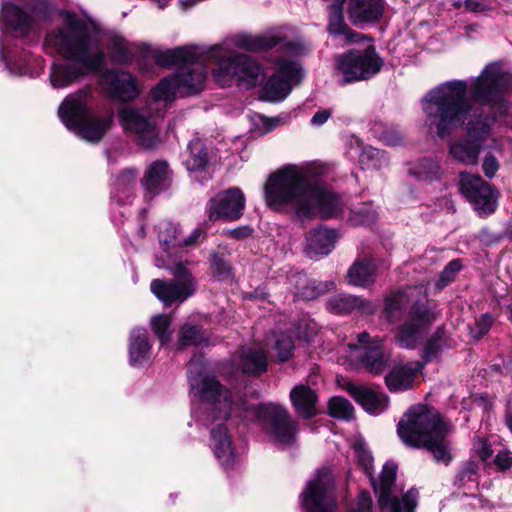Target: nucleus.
I'll use <instances>...</instances> for the list:
<instances>
[{"instance_id":"44","label":"nucleus","mask_w":512,"mask_h":512,"mask_svg":"<svg viewBox=\"0 0 512 512\" xmlns=\"http://www.w3.org/2000/svg\"><path fill=\"white\" fill-rule=\"evenodd\" d=\"M377 218L376 211L371 205H364L356 210H353L350 221L353 225H370Z\"/></svg>"},{"instance_id":"5","label":"nucleus","mask_w":512,"mask_h":512,"mask_svg":"<svg viewBox=\"0 0 512 512\" xmlns=\"http://www.w3.org/2000/svg\"><path fill=\"white\" fill-rule=\"evenodd\" d=\"M43 49L66 59L54 62L50 68L49 79L55 89L66 88L89 72H98L105 63L97 29L75 15H69L61 26L47 32Z\"/></svg>"},{"instance_id":"16","label":"nucleus","mask_w":512,"mask_h":512,"mask_svg":"<svg viewBox=\"0 0 512 512\" xmlns=\"http://www.w3.org/2000/svg\"><path fill=\"white\" fill-rule=\"evenodd\" d=\"M303 512H334V479L330 469H319L314 478L308 481L301 496Z\"/></svg>"},{"instance_id":"58","label":"nucleus","mask_w":512,"mask_h":512,"mask_svg":"<svg viewBox=\"0 0 512 512\" xmlns=\"http://www.w3.org/2000/svg\"><path fill=\"white\" fill-rule=\"evenodd\" d=\"M261 120H262L264 129H265V132L272 131L280 123V120L278 118L261 117Z\"/></svg>"},{"instance_id":"61","label":"nucleus","mask_w":512,"mask_h":512,"mask_svg":"<svg viewBox=\"0 0 512 512\" xmlns=\"http://www.w3.org/2000/svg\"><path fill=\"white\" fill-rule=\"evenodd\" d=\"M157 2L160 8H164L168 4L169 0H157Z\"/></svg>"},{"instance_id":"13","label":"nucleus","mask_w":512,"mask_h":512,"mask_svg":"<svg viewBox=\"0 0 512 512\" xmlns=\"http://www.w3.org/2000/svg\"><path fill=\"white\" fill-rule=\"evenodd\" d=\"M466 124L467 135L452 140L449 144L450 155L466 165H476L484 143L489 139L492 129L490 119H482V114L471 112Z\"/></svg>"},{"instance_id":"19","label":"nucleus","mask_w":512,"mask_h":512,"mask_svg":"<svg viewBox=\"0 0 512 512\" xmlns=\"http://www.w3.org/2000/svg\"><path fill=\"white\" fill-rule=\"evenodd\" d=\"M101 85L110 98L123 102L133 100L140 93L136 78L124 70H106L101 75Z\"/></svg>"},{"instance_id":"25","label":"nucleus","mask_w":512,"mask_h":512,"mask_svg":"<svg viewBox=\"0 0 512 512\" xmlns=\"http://www.w3.org/2000/svg\"><path fill=\"white\" fill-rule=\"evenodd\" d=\"M350 395L370 414L378 415L386 410L388 397L372 388L349 384L347 387Z\"/></svg>"},{"instance_id":"27","label":"nucleus","mask_w":512,"mask_h":512,"mask_svg":"<svg viewBox=\"0 0 512 512\" xmlns=\"http://www.w3.org/2000/svg\"><path fill=\"white\" fill-rule=\"evenodd\" d=\"M342 0H337L329 6L328 32L335 37H342L346 43H355L361 34L353 31L345 22Z\"/></svg>"},{"instance_id":"43","label":"nucleus","mask_w":512,"mask_h":512,"mask_svg":"<svg viewBox=\"0 0 512 512\" xmlns=\"http://www.w3.org/2000/svg\"><path fill=\"white\" fill-rule=\"evenodd\" d=\"M477 470L478 466L475 462H468L457 475V483L459 487L471 489L477 487Z\"/></svg>"},{"instance_id":"50","label":"nucleus","mask_w":512,"mask_h":512,"mask_svg":"<svg viewBox=\"0 0 512 512\" xmlns=\"http://www.w3.org/2000/svg\"><path fill=\"white\" fill-rule=\"evenodd\" d=\"M464 7L466 10L481 13L490 9V4L487 0H465Z\"/></svg>"},{"instance_id":"33","label":"nucleus","mask_w":512,"mask_h":512,"mask_svg":"<svg viewBox=\"0 0 512 512\" xmlns=\"http://www.w3.org/2000/svg\"><path fill=\"white\" fill-rule=\"evenodd\" d=\"M327 308L335 314H348L355 310L367 313L373 312V308L368 301L349 294L332 296L327 302Z\"/></svg>"},{"instance_id":"10","label":"nucleus","mask_w":512,"mask_h":512,"mask_svg":"<svg viewBox=\"0 0 512 512\" xmlns=\"http://www.w3.org/2000/svg\"><path fill=\"white\" fill-rule=\"evenodd\" d=\"M92 98L90 88L71 93L60 104L58 115L69 130L88 142L97 143L111 128L114 112L111 108L103 112L92 111Z\"/></svg>"},{"instance_id":"46","label":"nucleus","mask_w":512,"mask_h":512,"mask_svg":"<svg viewBox=\"0 0 512 512\" xmlns=\"http://www.w3.org/2000/svg\"><path fill=\"white\" fill-rule=\"evenodd\" d=\"M461 268L462 265L459 260L450 261L441 272L437 286L439 288H443L448 285L455 278L456 274L461 270Z\"/></svg>"},{"instance_id":"36","label":"nucleus","mask_w":512,"mask_h":512,"mask_svg":"<svg viewBox=\"0 0 512 512\" xmlns=\"http://www.w3.org/2000/svg\"><path fill=\"white\" fill-rule=\"evenodd\" d=\"M388 162L389 159L386 153L374 147H365L359 156V163L362 169L379 170L388 165Z\"/></svg>"},{"instance_id":"39","label":"nucleus","mask_w":512,"mask_h":512,"mask_svg":"<svg viewBox=\"0 0 512 512\" xmlns=\"http://www.w3.org/2000/svg\"><path fill=\"white\" fill-rule=\"evenodd\" d=\"M109 50L111 52V58L115 63H128L131 61V51L128 48L127 41L123 37L113 35L110 38Z\"/></svg>"},{"instance_id":"59","label":"nucleus","mask_w":512,"mask_h":512,"mask_svg":"<svg viewBox=\"0 0 512 512\" xmlns=\"http://www.w3.org/2000/svg\"><path fill=\"white\" fill-rule=\"evenodd\" d=\"M480 443L482 447L481 450L479 451V456L483 461H486L488 458L491 457L492 451L484 441H481Z\"/></svg>"},{"instance_id":"1","label":"nucleus","mask_w":512,"mask_h":512,"mask_svg":"<svg viewBox=\"0 0 512 512\" xmlns=\"http://www.w3.org/2000/svg\"><path fill=\"white\" fill-rule=\"evenodd\" d=\"M188 382L191 394L201 401L200 411L195 417L203 425L211 427V445L214 455L224 468H230L236 460L235 449L228 433L226 422L234 414L243 421L261 419L271 439L281 445L294 443L297 434V421L292 419L287 409L279 404L256 405L243 398L232 399L231 394L221 383L207 372V364L202 355L195 354L188 364Z\"/></svg>"},{"instance_id":"34","label":"nucleus","mask_w":512,"mask_h":512,"mask_svg":"<svg viewBox=\"0 0 512 512\" xmlns=\"http://www.w3.org/2000/svg\"><path fill=\"white\" fill-rule=\"evenodd\" d=\"M189 155L185 160L186 168L189 171H202L208 163V155L203 142L200 139H193L188 144Z\"/></svg>"},{"instance_id":"23","label":"nucleus","mask_w":512,"mask_h":512,"mask_svg":"<svg viewBox=\"0 0 512 512\" xmlns=\"http://www.w3.org/2000/svg\"><path fill=\"white\" fill-rule=\"evenodd\" d=\"M232 361L239 370L248 375H261L268 368L267 354L262 348H241Z\"/></svg>"},{"instance_id":"48","label":"nucleus","mask_w":512,"mask_h":512,"mask_svg":"<svg viewBox=\"0 0 512 512\" xmlns=\"http://www.w3.org/2000/svg\"><path fill=\"white\" fill-rule=\"evenodd\" d=\"M350 512H372V499L367 491H361Z\"/></svg>"},{"instance_id":"32","label":"nucleus","mask_w":512,"mask_h":512,"mask_svg":"<svg viewBox=\"0 0 512 512\" xmlns=\"http://www.w3.org/2000/svg\"><path fill=\"white\" fill-rule=\"evenodd\" d=\"M138 171L133 168L120 172L111 188V197L120 204H127L134 196Z\"/></svg>"},{"instance_id":"62","label":"nucleus","mask_w":512,"mask_h":512,"mask_svg":"<svg viewBox=\"0 0 512 512\" xmlns=\"http://www.w3.org/2000/svg\"><path fill=\"white\" fill-rule=\"evenodd\" d=\"M509 238L512 240V232L510 233Z\"/></svg>"},{"instance_id":"60","label":"nucleus","mask_w":512,"mask_h":512,"mask_svg":"<svg viewBox=\"0 0 512 512\" xmlns=\"http://www.w3.org/2000/svg\"><path fill=\"white\" fill-rule=\"evenodd\" d=\"M506 314L508 316V319L512 322V305H508L506 307Z\"/></svg>"},{"instance_id":"18","label":"nucleus","mask_w":512,"mask_h":512,"mask_svg":"<svg viewBox=\"0 0 512 512\" xmlns=\"http://www.w3.org/2000/svg\"><path fill=\"white\" fill-rule=\"evenodd\" d=\"M244 209L245 197L237 187L217 193L207 203V213L210 221L219 219L235 221L242 216Z\"/></svg>"},{"instance_id":"35","label":"nucleus","mask_w":512,"mask_h":512,"mask_svg":"<svg viewBox=\"0 0 512 512\" xmlns=\"http://www.w3.org/2000/svg\"><path fill=\"white\" fill-rule=\"evenodd\" d=\"M409 173L418 180H434L440 176V166L437 160L424 158L415 162Z\"/></svg>"},{"instance_id":"53","label":"nucleus","mask_w":512,"mask_h":512,"mask_svg":"<svg viewBox=\"0 0 512 512\" xmlns=\"http://www.w3.org/2000/svg\"><path fill=\"white\" fill-rule=\"evenodd\" d=\"M439 349H440L439 340L434 337L429 339L424 348L425 362L429 361L432 357H434L437 354Z\"/></svg>"},{"instance_id":"37","label":"nucleus","mask_w":512,"mask_h":512,"mask_svg":"<svg viewBox=\"0 0 512 512\" xmlns=\"http://www.w3.org/2000/svg\"><path fill=\"white\" fill-rule=\"evenodd\" d=\"M206 340L203 329L197 325L184 324L179 331L177 349L187 346H198Z\"/></svg>"},{"instance_id":"4","label":"nucleus","mask_w":512,"mask_h":512,"mask_svg":"<svg viewBox=\"0 0 512 512\" xmlns=\"http://www.w3.org/2000/svg\"><path fill=\"white\" fill-rule=\"evenodd\" d=\"M322 173L323 168L316 165L283 166L266 182L267 205L278 212H294L299 218L337 217L342 211L343 201L324 183Z\"/></svg>"},{"instance_id":"12","label":"nucleus","mask_w":512,"mask_h":512,"mask_svg":"<svg viewBox=\"0 0 512 512\" xmlns=\"http://www.w3.org/2000/svg\"><path fill=\"white\" fill-rule=\"evenodd\" d=\"M354 451L359 464L371 480L374 491L378 495L381 508H388L390 512H414L419 497L416 489H410L402 496L401 500L391 495L396 480L397 465L393 462H386L383 466L379 482H377L372 475L373 458L371 453L362 443H356Z\"/></svg>"},{"instance_id":"55","label":"nucleus","mask_w":512,"mask_h":512,"mask_svg":"<svg viewBox=\"0 0 512 512\" xmlns=\"http://www.w3.org/2000/svg\"><path fill=\"white\" fill-rule=\"evenodd\" d=\"M253 229L248 226H241L228 231V235L236 240H242L250 236Z\"/></svg>"},{"instance_id":"6","label":"nucleus","mask_w":512,"mask_h":512,"mask_svg":"<svg viewBox=\"0 0 512 512\" xmlns=\"http://www.w3.org/2000/svg\"><path fill=\"white\" fill-rule=\"evenodd\" d=\"M159 241L164 245V254L157 256L156 265L169 270L173 279H154L151 292L164 306L181 304L197 291V281L184 262L170 253V249L181 247V231L178 225L164 223L160 226Z\"/></svg>"},{"instance_id":"45","label":"nucleus","mask_w":512,"mask_h":512,"mask_svg":"<svg viewBox=\"0 0 512 512\" xmlns=\"http://www.w3.org/2000/svg\"><path fill=\"white\" fill-rule=\"evenodd\" d=\"M211 270L214 276L218 277L220 280H225L231 275L229 264L216 253L211 257Z\"/></svg>"},{"instance_id":"11","label":"nucleus","mask_w":512,"mask_h":512,"mask_svg":"<svg viewBox=\"0 0 512 512\" xmlns=\"http://www.w3.org/2000/svg\"><path fill=\"white\" fill-rule=\"evenodd\" d=\"M209 47L185 46L175 49L156 50L155 62L162 67L177 66L173 73L180 93L196 94L203 90L207 78V64H213Z\"/></svg>"},{"instance_id":"8","label":"nucleus","mask_w":512,"mask_h":512,"mask_svg":"<svg viewBox=\"0 0 512 512\" xmlns=\"http://www.w3.org/2000/svg\"><path fill=\"white\" fill-rule=\"evenodd\" d=\"M179 92L173 74L164 77L151 89L147 104L136 108L127 106L119 110V120L124 129L135 136L138 145L153 148L159 141L157 118L163 117L170 103Z\"/></svg>"},{"instance_id":"21","label":"nucleus","mask_w":512,"mask_h":512,"mask_svg":"<svg viewBox=\"0 0 512 512\" xmlns=\"http://www.w3.org/2000/svg\"><path fill=\"white\" fill-rule=\"evenodd\" d=\"M370 335L366 332L358 335L360 344H349V349L355 353L356 357L361 359L365 369L372 374H380L387 365L388 355H386L382 341L377 339L369 343Z\"/></svg>"},{"instance_id":"28","label":"nucleus","mask_w":512,"mask_h":512,"mask_svg":"<svg viewBox=\"0 0 512 512\" xmlns=\"http://www.w3.org/2000/svg\"><path fill=\"white\" fill-rule=\"evenodd\" d=\"M337 235L334 230L319 227L311 230L307 236L306 253L310 258L328 255L334 248Z\"/></svg>"},{"instance_id":"2","label":"nucleus","mask_w":512,"mask_h":512,"mask_svg":"<svg viewBox=\"0 0 512 512\" xmlns=\"http://www.w3.org/2000/svg\"><path fill=\"white\" fill-rule=\"evenodd\" d=\"M233 48L258 52L279 48L282 54L275 56L274 73L261 90V98L270 102L284 100L303 77L301 65L293 57L305 55L308 48L299 41H288L281 33L263 35L237 34L220 44L209 47L208 54L216 68L214 80L222 87L236 81L239 85L255 86L262 80V71L250 57L237 54Z\"/></svg>"},{"instance_id":"47","label":"nucleus","mask_w":512,"mask_h":512,"mask_svg":"<svg viewBox=\"0 0 512 512\" xmlns=\"http://www.w3.org/2000/svg\"><path fill=\"white\" fill-rule=\"evenodd\" d=\"M494 318L491 314L485 313L478 320L475 321L473 327H471V333L477 339L484 336L491 328Z\"/></svg>"},{"instance_id":"52","label":"nucleus","mask_w":512,"mask_h":512,"mask_svg":"<svg viewBox=\"0 0 512 512\" xmlns=\"http://www.w3.org/2000/svg\"><path fill=\"white\" fill-rule=\"evenodd\" d=\"M382 141L387 145H397L402 140V134L396 129L386 130L381 135Z\"/></svg>"},{"instance_id":"17","label":"nucleus","mask_w":512,"mask_h":512,"mask_svg":"<svg viewBox=\"0 0 512 512\" xmlns=\"http://www.w3.org/2000/svg\"><path fill=\"white\" fill-rule=\"evenodd\" d=\"M460 192L473 206L478 216L493 214L498 206V192L479 175L461 173Z\"/></svg>"},{"instance_id":"14","label":"nucleus","mask_w":512,"mask_h":512,"mask_svg":"<svg viewBox=\"0 0 512 512\" xmlns=\"http://www.w3.org/2000/svg\"><path fill=\"white\" fill-rule=\"evenodd\" d=\"M384 62L374 46L363 50L352 49L336 60V69L341 76L340 85L366 81L378 74Z\"/></svg>"},{"instance_id":"49","label":"nucleus","mask_w":512,"mask_h":512,"mask_svg":"<svg viewBox=\"0 0 512 512\" xmlns=\"http://www.w3.org/2000/svg\"><path fill=\"white\" fill-rule=\"evenodd\" d=\"M482 169L486 177L493 178L499 170V162L495 156L487 154L482 163Z\"/></svg>"},{"instance_id":"7","label":"nucleus","mask_w":512,"mask_h":512,"mask_svg":"<svg viewBox=\"0 0 512 512\" xmlns=\"http://www.w3.org/2000/svg\"><path fill=\"white\" fill-rule=\"evenodd\" d=\"M450 425L437 410L427 405L412 406L399 421L397 432L400 439L411 447H424L436 461L448 463Z\"/></svg>"},{"instance_id":"54","label":"nucleus","mask_w":512,"mask_h":512,"mask_svg":"<svg viewBox=\"0 0 512 512\" xmlns=\"http://www.w3.org/2000/svg\"><path fill=\"white\" fill-rule=\"evenodd\" d=\"M495 464L501 469H508L512 466V457L508 451H500L495 457Z\"/></svg>"},{"instance_id":"20","label":"nucleus","mask_w":512,"mask_h":512,"mask_svg":"<svg viewBox=\"0 0 512 512\" xmlns=\"http://www.w3.org/2000/svg\"><path fill=\"white\" fill-rule=\"evenodd\" d=\"M348 20L357 28H365L381 21L385 0H342Z\"/></svg>"},{"instance_id":"40","label":"nucleus","mask_w":512,"mask_h":512,"mask_svg":"<svg viewBox=\"0 0 512 512\" xmlns=\"http://www.w3.org/2000/svg\"><path fill=\"white\" fill-rule=\"evenodd\" d=\"M171 322V317L165 314L156 315L150 321L151 328L162 345L169 343L171 340V331L169 330Z\"/></svg>"},{"instance_id":"22","label":"nucleus","mask_w":512,"mask_h":512,"mask_svg":"<svg viewBox=\"0 0 512 512\" xmlns=\"http://www.w3.org/2000/svg\"><path fill=\"white\" fill-rule=\"evenodd\" d=\"M425 362L412 361L397 364L385 376V383L389 391L402 392L414 387Z\"/></svg>"},{"instance_id":"42","label":"nucleus","mask_w":512,"mask_h":512,"mask_svg":"<svg viewBox=\"0 0 512 512\" xmlns=\"http://www.w3.org/2000/svg\"><path fill=\"white\" fill-rule=\"evenodd\" d=\"M294 348V341L290 335L279 334L277 336L274 350L279 362L288 361L293 356Z\"/></svg>"},{"instance_id":"3","label":"nucleus","mask_w":512,"mask_h":512,"mask_svg":"<svg viewBox=\"0 0 512 512\" xmlns=\"http://www.w3.org/2000/svg\"><path fill=\"white\" fill-rule=\"evenodd\" d=\"M506 89L503 75L494 65L486 66L481 74L471 80L443 82L429 90L422 99L426 123L435 128L440 138H445L461 128L471 112L475 111L472 102L488 105L493 116L492 125L501 121L512 128V102L502 99Z\"/></svg>"},{"instance_id":"29","label":"nucleus","mask_w":512,"mask_h":512,"mask_svg":"<svg viewBox=\"0 0 512 512\" xmlns=\"http://www.w3.org/2000/svg\"><path fill=\"white\" fill-rule=\"evenodd\" d=\"M0 53L1 59L11 74L35 77L43 69V60L39 57L31 56L26 51L22 52L19 60L13 59L10 53L6 54L3 48H1Z\"/></svg>"},{"instance_id":"38","label":"nucleus","mask_w":512,"mask_h":512,"mask_svg":"<svg viewBox=\"0 0 512 512\" xmlns=\"http://www.w3.org/2000/svg\"><path fill=\"white\" fill-rule=\"evenodd\" d=\"M293 277L296 278L295 294L303 299L312 300L324 292L320 285H316L314 281L308 280L305 274L298 273Z\"/></svg>"},{"instance_id":"30","label":"nucleus","mask_w":512,"mask_h":512,"mask_svg":"<svg viewBox=\"0 0 512 512\" xmlns=\"http://www.w3.org/2000/svg\"><path fill=\"white\" fill-rule=\"evenodd\" d=\"M128 352L130 364L134 367H143L149 362L151 344L145 329L135 328L131 331Z\"/></svg>"},{"instance_id":"31","label":"nucleus","mask_w":512,"mask_h":512,"mask_svg":"<svg viewBox=\"0 0 512 512\" xmlns=\"http://www.w3.org/2000/svg\"><path fill=\"white\" fill-rule=\"evenodd\" d=\"M290 399L301 417L309 419L318 413V396L310 387L303 384L295 386L290 392Z\"/></svg>"},{"instance_id":"24","label":"nucleus","mask_w":512,"mask_h":512,"mask_svg":"<svg viewBox=\"0 0 512 512\" xmlns=\"http://www.w3.org/2000/svg\"><path fill=\"white\" fill-rule=\"evenodd\" d=\"M147 195L155 196L168 189L171 184V171L166 161L158 160L150 164L141 179Z\"/></svg>"},{"instance_id":"51","label":"nucleus","mask_w":512,"mask_h":512,"mask_svg":"<svg viewBox=\"0 0 512 512\" xmlns=\"http://www.w3.org/2000/svg\"><path fill=\"white\" fill-rule=\"evenodd\" d=\"M205 236V231L202 228L197 227L190 233L189 236L181 237V246L193 245L198 241L203 240Z\"/></svg>"},{"instance_id":"57","label":"nucleus","mask_w":512,"mask_h":512,"mask_svg":"<svg viewBox=\"0 0 512 512\" xmlns=\"http://www.w3.org/2000/svg\"><path fill=\"white\" fill-rule=\"evenodd\" d=\"M261 120H262L264 129H265V132L272 131L280 123V120L278 118L261 117Z\"/></svg>"},{"instance_id":"26","label":"nucleus","mask_w":512,"mask_h":512,"mask_svg":"<svg viewBox=\"0 0 512 512\" xmlns=\"http://www.w3.org/2000/svg\"><path fill=\"white\" fill-rule=\"evenodd\" d=\"M380 267V261L373 257L358 258L348 269V283L358 287H368L376 280V273Z\"/></svg>"},{"instance_id":"41","label":"nucleus","mask_w":512,"mask_h":512,"mask_svg":"<svg viewBox=\"0 0 512 512\" xmlns=\"http://www.w3.org/2000/svg\"><path fill=\"white\" fill-rule=\"evenodd\" d=\"M329 413L332 417L349 420L353 417L352 404L343 397H333L329 401Z\"/></svg>"},{"instance_id":"56","label":"nucleus","mask_w":512,"mask_h":512,"mask_svg":"<svg viewBox=\"0 0 512 512\" xmlns=\"http://www.w3.org/2000/svg\"><path fill=\"white\" fill-rule=\"evenodd\" d=\"M330 116L331 112L329 110H319L313 115L311 124L313 126H321L329 119Z\"/></svg>"},{"instance_id":"9","label":"nucleus","mask_w":512,"mask_h":512,"mask_svg":"<svg viewBox=\"0 0 512 512\" xmlns=\"http://www.w3.org/2000/svg\"><path fill=\"white\" fill-rule=\"evenodd\" d=\"M418 293L416 289L397 291L387 296L384 301V314L391 323L407 309L404 322L398 327L395 335L397 343L402 348L413 349L421 343L435 319L426 297L417 296Z\"/></svg>"},{"instance_id":"15","label":"nucleus","mask_w":512,"mask_h":512,"mask_svg":"<svg viewBox=\"0 0 512 512\" xmlns=\"http://www.w3.org/2000/svg\"><path fill=\"white\" fill-rule=\"evenodd\" d=\"M46 1L33 0L19 6L12 2L2 5L0 23L2 29L15 37L26 36L32 27L50 17Z\"/></svg>"}]
</instances>
